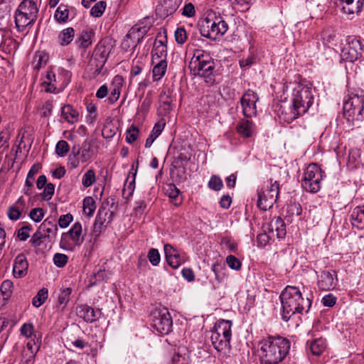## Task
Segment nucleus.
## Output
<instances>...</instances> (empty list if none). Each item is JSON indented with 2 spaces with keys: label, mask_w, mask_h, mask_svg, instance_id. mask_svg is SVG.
Listing matches in <instances>:
<instances>
[{
  "label": "nucleus",
  "mask_w": 364,
  "mask_h": 364,
  "mask_svg": "<svg viewBox=\"0 0 364 364\" xmlns=\"http://www.w3.org/2000/svg\"><path fill=\"white\" fill-rule=\"evenodd\" d=\"M232 322L228 320H220L217 322L210 331V341L214 348L225 357L230 351V341L232 338Z\"/></svg>",
  "instance_id": "obj_3"
},
{
  "label": "nucleus",
  "mask_w": 364,
  "mask_h": 364,
  "mask_svg": "<svg viewBox=\"0 0 364 364\" xmlns=\"http://www.w3.org/2000/svg\"><path fill=\"white\" fill-rule=\"evenodd\" d=\"M343 115L348 122L364 121V90L350 92L343 105Z\"/></svg>",
  "instance_id": "obj_5"
},
{
  "label": "nucleus",
  "mask_w": 364,
  "mask_h": 364,
  "mask_svg": "<svg viewBox=\"0 0 364 364\" xmlns=\"http://www.w3.org/2000/svg\"><path fill=\"white\" fill-rule=\"evenodd\" d=\"M53 263L55 265L58 267H64L68 262V257L63 253H55L53 256Z\"/></svg>",
  "instance_id": "obj_49"
},
{
  "label": "nucleus",
  "mask_w": 364,
  "mask_h": 364,
  "mask_svg": "<svg viewBox=\"0 0 364 364\" xmlns=\"http://www.w3.org/2000/svg\"><path fill=\"white\" fill-rule=\"evenodd\" d=\"M237 133L243 138L252 137L256 133V126L249 119L240 120L236 127Z\"/></svg>",
  "instance_id": "obj_22"
},
{
  "label": "nucleus",
  "mask_w": 364,
  "mask_h": 364,
  "mask_svg": "<svg viewBox=\"0 0 364 364\" xmlns=\"http://www.w3.org/2000/svg\"><path fill=\"white\" fill-rule=\"evenodd\" d=\"M55 75L52 70H48L43 77L41 86L47 92H54L56 90Z\"/></svg>",
  "instance_id": "obj_31"
},
{
  "label": "nucleus",
  "mask_w": 364,
  "mask_h": 364,
  "mask_svg": "<svg viewBox=\"0 0 364 364\" xmlns=\"http://www.w3.org/2000/svg\"><path fill=\"white\" fill-rule=\"evenodd\" d=\"M208 187L214 191H220L223 187L221 178L217 176H212L209 182Z\"/></svg>",
  "instance_id": "obj_54"
},
{
  "label": "nucleus",
  "mask_w": 364,
  "mask_h": 364,
  "mask_svg": "<svg viewBox=\"0 0 364 364\" xmlns=\"http://www.w3.org/2000/svg\"><path fill=\"white\" fill-rule=\"evenodd\" d=\"M275 111L283 121L291 123L294 119L305 114L300 108L291 102H284L277 105Z\"/></svg>",
  "instance_id": "obj_14"
},
{
  "label": "nucleus",
  "mask_w": 364,
  "mask_h": 364,
  "mask_svg": "<svg viewBox=\"0 0 364 364\" xmlns=\"http://www.w3.org/2000/svg\"><path fill=\"white\" fill-rule=\"evenodd\" d=\"M73 220V216L70 213L62 215L58 219V225L61 228H65L70 225Z\"/></svg>",
  "instance_id": "obj_58"
},
{
  "label": "nucleus",
  "mask_w": 364,
  "mask_h": 364,
  "mask_svg": "<svg viewBox=\"0 0 364 364\" xmlns=\"http://www.w3.org/2000/svg\"><path fill=\"white\" fill-rule=\"evenodd\" d=\"M268 230L269 232H276L279 239H283L287 234L286 224L280 217H274L269 224Z\"/></svg>",
  "instance_id": "obj_24"
},
{
  "label": "nucleus",
  "mask_w": 364,
  "mask_h": 364,
  "mask_svg": "<svg viewBox=\"0 0 364 364\" xmlns=\"http://www.w3.org/2000/svg\"><path fill=\"white\" fill-rule=\"evenodd\" d=\"M84 241L82 227L80 222L75 223L72 228L61 235L60 247L66 251H73L76 246H80Z\"/></svg>",
  "instance_id": "obj_11"
},
{
  "label": "nucleus",
  "mask_w": 364,
  "mask_h": 364,
  "mask_svg": "<svg viewBox=\"0 0 364 364\" xmlns=\"http://www.w3.org/2000/svg\"><path fill=\"white\" fill-rule=\"evenodd\" d=\"M139 136V129L134 126L132 125L126 132V141L129 144L134 142Z\"/></svg>",
  "instance_id": "obj_48"
},
{
  "label": "nucleus",
  "mask_w": 364,
  "mask_h": 364,
  "mask_svg": "<svg viewBox=\"0 0 364 364\" xmlns=\"http://www.w3.org/2000/svg\"><path fill=\"white\" fill-rule=\"evenodd\" d=\"M287 211L291 216L294 215L299 216L301 214L302 208L300 204L294 203L288 205Z\"/></svg>",
  "instance_id": "obj_63"
},
{
  "label": "nucleus",
  "mask_w": 364,
  "mask_h": 364,
  "mask_svg": "<svg viewBox=\"0 0 364 364\" xmlns=\"http://www.w3.org/2000/svg\"><path fill=\"white\" fill-rule=\"evenodd\" d=\"M341 11L347 15L358 14L363 9L364 0H336Z\"/></svg>",
  "instance_id": "obj_18"
},
{
  "label": "nucleus",
  "mask_w": 364,
  "mask_h": 364,
  "mask_svg": "<svg viewBox=\"0 0 364 364\" xmlns=\"http://www.w3.org/2000/svg\"><path fill=\"white\" fill-rule=\"evenodd\" d=\"M228 30V25L221 18L215 17L214 19L209 16L205 18L200 23V34L210 39H216L223 36Z\"/></svg>",
  "instance_id": "obj_7"
},
{
  "label": "nucleus",
  "mask_w": 364,
  "mask_h": 364,
  "mask_svg": "<svg viewBox=\"0 0 364 364\" xmlns=\"http://www.w3.org/2000/svg\"><path fill=\"white\" fill-rule=\"evenodd\" d=\"M47 59L46 55H36L33 62V68L36 70H39L42 67L46 65Z\"/></svg>",
  "instance_id": "obj_59"
},
{
  "label": "nucleus",
  "mask_w": 364,
  "mask_h": 364,
  "mask_svg": "<svg viewBox=\"0 0 364 364\" xmlns=\"http://www.w3.org/2000/svg\"><path fill=\"white\" fill-rule=\"evenodd\" d=\"M291 102L305 113L312 105L314 95L311 86L303 83H295L292 88Z\"/></svg>",
  "instance_id": "obj_8"
},
{
  "label": "nucleus",
  "mask_w": 364,
  "mask_h": 364,
  "mask_svg": "<svg viewBox=\"0 0 364 364\" xmlns=\"http://www.w3.org/2000/svg\"><path fill=\"white\" fill-rule=\"evenodd\" d=\"M44 215L45 212L43 209L41 208H33L29 213L30 218L36 223L41 221Z\"/></svg>",
  "instance_id": "obj_50"
},
{
  "label": "nucleus",
  "mask_w": 364,
  "mask_h": 364,
  "mask_svg": "<svg viewBox=\"0 0 364 364\" xmlns=\"http://www.w3.org/2000/svg\"><path fill=\"white\" fill-rule=\"evenodd\" d=\"M55 186L49 183L44 187V191L41 193L44 200H50L54 194Z\"/></svg>",
  "instance_id": "obj_61"
},
{
  "label": "nucleus",
  "mask_w": 364,
  "mask_h": 364,
  "mask_svg": "<svg viewBox=\"0 0 364 364\" xmlns=\"http://www.w3.org/2000/svg\"><path fill=\"white\" fill-rule=\"evenodd\" d=\"M337 298L332 294H328L322 298L321 302L323 306L328 307L333 306L336 303Z\"/></svg>",
  "instance_id": "obj_64"
},
{
  "label": "nucleus",
  "mask_w": 364,
  "mask_h": 364,
  "mask_svg": "<svg viewBox=\"0 0 364 364\" xmlns=\"http://www.w3.org/2000/svg\"><path fill=\"white\" fill-rule=\"evenodd\" d=\"M47 238L46 236L41 231H36L33 235L30 240L32 246L35 248L38 247L43 242V239Z\"/></svg>",
  "instance_id": "obj_52"
},
{
  "label": "nucleus",
  "mask_w": 364,
  "mask_h": 364,
  "mask_svg": "<svg viewBox=\"0 0 364 364\" xmlns=\"http://www.w3.org/2000/svg\"><path fill=\"white\" fill-rule=\"evenodd\" d=\"M70 146L65 140L59 141L55 146V153L58 156L63 157L69 152Z\"/></svg>",
  "instance_id": "obj_47"
},
{
  "label": "nucleus",
  "mask_w": 364,
  "mask_h": 364,
  "mask_svg": "<svg viewBox=\"0 0 364 364\" xmlns=\"http://www.w3.org/2000/svg\"><path fill=\"white\" fill-rule=\"evenodd\" d=\"M69 17V10L68 6L60 4L54 14V18L59 23H66Z\"/></svg>",
  "instance_id": "obj_38"
},
{
  "label": "nucleus",
  "mask_w": 364,
  "mask_h": 364,
  "mask_svg": "<svg viewBox=\"0 0 364 364\" xmlns=\"http://www.w3.org/2000/svg\"><path fill=\"white\" fill-rule=\"evenodd\" d=\"M164 249L166 259L168 265L173 269L178 268L187 259L184 252H181L169 244L165 245Z\"/></svg>",
  "instance_id": "obj_17"
},
{
  "label": "nucleus",
  "mask_w": 364,
  "mask_h": 364,
  "mask_svg": "<svg viewBox=\"0 0 364 364\" xmlns=\"http://www.w3.org/2000/svg\"><path fill=\"white\" fill-rule=\"evenodd\" d=\"M75 36L73 28L68 27L63 29L58 35V41L61 46H67L70 43Z\"/></svg>",
  "instance_id": "obj_35"
},
{
  "label": "nucleus",
  "mask_w": 364,
  "mask_h": 364,
  "mask_svg": "<svg viewBox=\"0 0 364 364\" xmlns=\"http://www.w3.org/2000/svg\"><path fill=\"white\" fill-rule=\"evenodd\" d=\"M72 153L73 154L75 157L78 156V158L80 159L82 163L87 162L88 160L91 159L92 156L90 147H88L87 149L84 148L82 150H80V148L76 149L75 146H73L72 149Z\"/></svg>",
  "instance_id": "obj_39"
},
{
  "label": "nucleus",
  "mask_w": 364,
  "mask_h": 364,
  "mask_svg": "<svg viewBox=\"0 0 364 364\" xmlns=\"http://www.w3.org/2000/svg\"><path fill=\"white\" fill-rule=\"evenodd\" d=\"M279 193L278 181H269L266 187L262 188L257 193V207L262 210L270 209L277 201Z\"/></svg>",
  "instance_id": "obj_9"
},
{
  "label": "nucleus",
  "mask_w": 364,
  "mask_h": 364,
  "mask_svg": "<svg viewBox=\"0 0 364 364\" xmlns=\"http://www.w3.org/2000/svg\"><path fill=\"white\" fill-rule=\"evenodd\" d=\"M10 138L11 134L8 129H4L1 132H0V149L4 146H5L6 148H9V141Z\"/></svg>",
  "instance_id": "obj_57"
},
{
  "label": "nucleus",
  "mask_w": 364,
  "mask_h": 364,
  "mask_svg": "<svg viewBox=\"0 0 364 364\" xmlns=\"http://www.w3.org/2000/svg\"><path fill=\"white\" fill-rule=\"evenodd\" d=\"M40 341L37 343L34 340L29 341L26 344V348L23 351V355H27L28 358L26 360V363L29 364L33 360L35 355L40 348Z\"/></svg>",
  "instance_id": "obj_32"
},
{
  "label": "nucleus",
  "mask_w": 364,
  "mask_h": 364,
  "mask_svg": "<svg viewBox=\"0 0 364 364\" xmlns=\"http://www.w3.org/2000/svg\"><path fill=\"white\" fill-rule=\"evenodd\" d=\"M61 115L70 124H74L79 119V112L70 105H65L61 108Z\"/></svg>",
  "instance_id": "obj_28"
},
{
  "label": "nucleus",
  "mask_w": 364,
  "mask_h": 364,
  "mask_svg": "<svg viewBox=\"0 0 364 364\" xmlns=\"http://www.w3.org/2000/svg\"><path fill=\"white\" fill-rule=\"evenodd\" d=\"M32 230L31 225H25L17 231V237L21 241H26L30 237V232Z\"/></svg>",
  "instance_id": "obj_53"
},
{
  "label": "nucleus",
  "mask_w": 364,
  "mask_h": 364,
  "mask_svg": "<svg viewBox=\"0 0 364 364\" xmlns=\"http://www.w3.org/2000/svg\"><path fill=\"white\" fill-rule=\"evenodd\" d=\"M151 326L161 334H168L172 328V317L166 308L155 309L151 314Z\"/></svg>",
  "instance_id": "obj_12"
},
{
  "label": "nucleus",
  "mask_w": 364,
  "mask_h": 364,
  "mask_svg": "<svg viewBox=\"0 0 364 364\" xmlns=\"http://www.w3.org/2000/svg\"><path fill=\"white\" fill-rule=\"evenodd\" d=\"M123 78L120 75H116L112 80L111 92L108 100L110 103H114L119 97L121 89L123 86Z\"/></svg>",
  "instance_id": "obj_25"
},
{
  "label": "nucleus",
  "mask_w": 364,
  "mask_h": 364,
  "mask_svg": "<svg viewBox=\"0 0 364 364\" xmlns=\"http://www.w3.org/2000/svg\"><path fill=\"white\" fill-rule=\"evenodd\" d=\"M362 55L361 46L360 42L353 38L348 41L347 43L343 47L341 56L343 60L354 62Z\"/></svg>",
  "instance_id": "obj_16"
},
{
  "label": "nucleus",
  "mask_w": 364,
  "mask_h": 364,
  "mask_svg": "<svg viewBox=\"0 0 364 364\" xmlns=\"http://www.w3.org/2000/svg\"><path fill=\"white\" fill-rule=\"evenodd\" d=\"M322 178L321 168L316 164H311L304 173L301 186L306 191L317 193L321 188Z\"/></svg>",
  "instance_id": "obj_10"
},
{
  "label": "nucleus",
  "mask_w": 364,
  "mask_h": 364,
  "mask_svg": "<svg viewBox=\"0 0 364 364\" xmlns=\"http://www.w3.org/2000/svg\"><path fill=\"white\" fill-rule=\"evenodd\" d=\"M48 291L46 288L41 289L37 294L33 298L32 304L35 307H40L42 306L48 299Z\"/></svg>",
  "instance_id": "obj_41"
},
{
  "label": "nucleus",
  "mask_w": 364,
  "mask_h": 364,
  "mask_svg": "<svg viewBox=\"0 0 364 364\" xmlns=\"http://www.w3.org/2000/svg\"><path fill=\"white\" fill-rule=\"evenodd\" d=\"M259 97L257 94L252 90H248L241 97L240 103L242 107L243 115L248 118L256 115V102Z\"/></svg>",
  "instance_id": "obj_15"
},
{
  "label": "nucleus",
  "mask_w": 364,
  "mask_h": 364,
  "mask_svg": "<svg viewBox=\"0 0 364 364\" xmlns=\"http://www.w3.org/2000/svg\"><path fill=\"white\" fill-rule=\"evenodd\" d=\"M282 308V319L285 321L296 313L308 312L311 306V301L304 299L299 289L296 287L287 286L279 296Z\"/></svg>",
  "instance_id": "obj_1"
},
{
  "label": "nucleus",
  "mask_w": 364,
  "mask_h": 364,
  "mask_svg": "<svg viewBox=\"0 0 364 364\" xmlns=\"http://www.w3.org/2000/svg\"><path fill=\"white\" fill-rule=\"evenodd\" d=\"M176 41L178 44H183L187 40V33L183 27L178 28L174 33Z\"/></svg>",
  "instance_id": "obj_56"
},
{
  "label": "nucleus",
  "mask_w": 364,
  "mask_h": 364,
  "mask_svg": "<svg viewBox=\"0 0 364 364\" xmlns=\"http://www.w3.org/2000/svg\"><path fill=\"white\" fill-rule=\"evenodd\" d=\"M38 9L35 1L23 0L15 12V24L17 30L22 32L30 25H33L37 19Z\"/></svg>",
  "instance_id": "obj_6"
},
{
  "label": "nucleus",
  "mask_w": 364,
  "mask_h": 364,
  "mask_svg": "<svg viewBox=\"0 0 364 364\" xmlns=\"http://www.w3.org/2000/svg\"><path fill=\"white\" fill-rule=\"evenodd\" d=\"M337 274L335 271L323 270L321 272L318 279V287L321 290L329 291L336 286Z\"/></svg>",
  "instance_id": "obj_19"
},
{
  "label": "nucleus",
  "mask_w": 364,
  "mask_h": 364,
  "mask_svg": "<svg viewBox=\"0 0 364 364\" xmlns=\"http://www.w3.org/2000/svg\"><path fill=\"white\" fill-rule=\"evenodd\" d=\"M155 65L152 70L153 81L160 80L166 74L167 70V61L166 59H161L159 62L155 61Z\"/></svg>",
  "instance_id": "obj_30"
},
{
  "label": "nucleus",
  "mask_w": 364,
  "mask_h": 364,
  "mask_svg": "<svg viewBox=\"0 0 364 364\" xmlns=\"http://www.w3.org/2000/svg\"><path fill=\"white\" fill-rule=\"evenodd\" d=\"M147 257L150 263L154 266L158 265L161 260L159 252L157 249L155 248H151L149 250Z\"/></svg>",
  "instance_id": "obj_51"
},
{
  "label": "nucleus",
  "mask_w": 364,
  "mask_h": 364,
  "mask_svg": "<svg viewBox=\"0 0 364 364\" xmlns=\"http://www.w3.org/2000/svg\"><path fill=\"white\" fill-rule=\"evenodd\" d=\"M72 293V289L70 287L65 288L60 290L58 297V309L63 310L67 306L70 300V296Z\"/></svg>",
  "instance_id": "obj_37"
},
{
  "label": "nucleus",
  "mask_w": 364,
  "mask_h": 364,
  "mask_svg": "<svg viewBox=\"0 0 364 364\" xmlns=\"http://www.w3.org/2000/svg\"><path fill=\"white\" fill-rule=\"evenodd\" d=\"M39 230L48 239H52L55 237L58 229L54 220L46 219L40 225Z\"/></svg>",
  "instance_id": "obj_26"
},
{
  "label": "nucleus",
  "mask_w": 364,
  "mask_h": 364,
  "mask_svg": "<svg viewBox=\"0 0 364 364\" xmlns=\"http://www.w3.org/2000/svg\"><path fill=\"white\" fill-rule=\"evenodd\" d=\"M135 31L132 30L129 31V33L124 37L122 43V47L124 50L127 51L130 48H132V49H135L137 45L136 43H134V42L133 41V38H135Z\"/></svg>",
  "instance_id": "obj_43"
},
{
  "label": "nucleus",
  "mask_w": 364,
  "mask_h": 364,
  "mask_svg": "<svg viewBox=\"0 0 364 364\" xmlns=\"http://www.w3.org/2000/svg\"><path fill=\"white\" fill-rule=\"evenodd\" d=\"M194 75L203 77L206 82L213 84L215 82L213 72L214 62L210 55L201 50H196L192 57L189 65Z\"/></svg>",
  "instance_id": "obj_4"
},
{
  "label": "nucleus",
  "mask_w": 364,
  "mask_h": 364,
  "mask_svg": "<svg viewBox=\"0 0 364 364\" xmlns=\"http://www.w3.org/2000/svg\"><path fill=\"white\" fill-rule=\"evenodd\" d=\"M96 209L95 201L90 197L87 196L83 200V212L88 217H91Z\"/></svg>",
  "instance_id": "obj_42"
},
{
  "label": "nucleus",
  "mask_w": 364,
  "mask_h": 364,
  "mask_svg": "<svg viewBox=\"0 0 364 364\" xmlns=\"http://www.w3.org/2000/svg\"><path fill=\"white\" fill-rule=\"evenodd\" d=\"M350 221L352 225L358 229L364 228V205L353 209L350 215Z\"/></svg>",
  "instance_id": "obj_27"
},
{
  "label": "nucleus",
  "mask_w": 364,
  "mask_h": 364,
  "mask_svg": "<svg viewBox=\"0 0 364 364\" xmlns=\"http://www.w3.org/2000/svg\"><path fill=\"white\" fill-rule=\"evenodd\" d=\"M196 14L195 6L192 3L186 4L182 9V15L186 17H193Z\"/></svg>",
  "instance_id": "obj_62"
},
{
  "label": "nucleus",
  "mask_w": 364,
  "mask_h": 364,
  "mask_svg": "<svg viewBox=\"0 0 364 364\" xmlns=\"http://www.w3.org/2000/svg\"><path fill=\"white\" fill-rule=\"evenodd\" d=\"M13 282L11 280L4 281L0 287V294L4 300H7L11 295Z\"/></svg>",
  "instance_id": "obj_45"
},
{
  "label": "nucleus",
  "mask_w": 364,
  "mask_h": 364,
  "mask_svg": "<svg viewBox=\"0 0 364 364\" xmlns=\"http://www.w3.org/2000/svg\"><path fill=\"white\" fill-rule=\"evenodd\" d=\"M20 331L22 336L27 338L31 337L33 334L34 326L32 323H26L21 326Z\"/></svg>",
  "instance_id": "obj_60"
},
{
  "label": "nucleus",
  "mask_w": 364,
  "mask_h": 364,
  "mask_svg": "<svg viewBox=\"0 0 364 364\" xmlns=\"http://www.w3.org/2000/svg\"><path fill=\"white\" fill-rule=\"evenodd\" d=\"M182 0H164L163 6L167 16L173 14L178 9Z\"/></svg>",
  "instance_id": "obj_40"
},
{
  "label": "nucleus",
  "mask_w": 364,
  "mask_h": 364,
  "mask_svg": "<svg viewBox=\"0 0 364 364\" xmlns=\"http://www.w3.org/2000/svg\"><path fill=\"white\" fill-rule=\"evenodd\" d=\"M290 341L282 336H269L261 342V358L266 364H278L289 353Z\"/></svg>",
  "instance_id": "obj_2"
},
{
  "label": "nucleus",
  "mask_w": 364,
  "mask_h": 364,
  "mask_svg": "<svg viewBox=\"0 0 364 364\" xmlns=\"http://www.w3.org/2000/svg\"><path fill=\"white\" fill-rule=\"evenodd\" d=\"M326 348V341L321 338L312 341L309 346V349L314 355H320L325 350Z\"/></svg>",
  "instance_id": "obj_36"
},
{
  "label": "nucleus",
  "mask_w": 364,
  "mask_h": 364,
  "mask_svg": "<svg viewBox=\"0 0 364 364\" xmlns=\"http://www.w3.org/2000/svg\"><path fill=\"white\" fill-rule=\"evenodd\" d=\"M28 270V262L23 254L18 255L14 262L13 274L15 278L20 279L24 277Z\"/></svg>",
  "instance_id": "obj_21"
},
{
  "label": "nucleus",
  "mask_w": 364,
  "mask_h": 364,
  "mask_svg": "<svg viewBox=\"0 0 364 364\" xmlns=\"http://www.w3.org/2000/svg\"><path fill=\"white\" fill-rule=\"evenodd\" d=\"M113 48L114 42L110 38H105L98 43L95 49V56L90 61L92 64L97 60H99V63L96 64V69L94 72L95 75L101 73L102 68Z\"/></svg>",
  "instance_id": "obj_13"
},
{
  "label": "nucleus",
  "mask_w": 364,
  "mask_h": 364,
  "mask_svg": "<svg viewBox=\"0 0 364 364\" xmlns=\"http://www.w3.org/2000/svg\"><path fill=\"white\" fill-rule=\"evenodd\" d=\"M77 314L86 322L92 323L99 319L102 313L100 309L95 310L87 304H82L77 307Z\"/></svg>",
  "instance_id": "obj_20"
},
{
  "label": "nucleus",
  "mask_w": 364,
  "mask_h": 364,
  "mask_svg": "<svg viewBox=\"0 0 364 364\" xmlns=\"http://www.w3.org/2000/svg\"><path fill=\"white\" fill-rule=\"evenodd\" d=\"M96 181V175L93 169L87 170L82 178V184L85 188L92 186Z\"/></svg>",
  "instance_id": "obj_44"
},
{
  "label": "nucleus",
  "mask_w": 364,
  "mask_h": 364,
  "mask_svg": "<svg viewBox=\"0 0 364 364\" xmlns=\"http://www.w3.org/2000/svg\"><path fill=\"white\" fill-rule=\"evenodd\" d=\"M107 6L105 1H97L91 9L90 14L94 17H100L104 14Z\"/></svg>",
  "instance_id": "obj_46"
},
{
  "label": "nucleus",
  "mask_w": 364,
  "mask_h": 364,
  "mask_svg": "<svg viewBox=\"0 0 364 364\" xmlns=\"http://www.w3.org/2000/svg\"><path fill=\"white\" fill-rule=\"evenodd\" d=\"M114 213L102 206L98 210V213L95 218V224L102 225L105 223H109L112 220Z\"/></svg>",
  "instance_id": "obj_33"
},
{
  "label": "nucleus",
  "mask_w": 364,
  "mask_h": 364,
  "mask_svg": "<svg viewBox=\"0 0 364 364\" xmlns=\"http://www.w3.org/2000/svg\"><path fill=\"white\" fill-rule=\"evenodd\" d=\"M167 54L166 46L161 41H157L152 50V61L155 63L156 60L166 59Z\"/></svg>",
  "instance_id": "obj_34"
},
{
  "label": "nucleus",
  "mask_w": 364,
  "mask_h": 364,
  "mask_svg": "<svg viewBox=\"0 0 364 364\" xmlns=\"http://www.w3.org/2000/svg\"><path fill=\"white\" fill-rule=\"evenodd\" d=\"M26 203L23 196L19 197L16 202L9 207L7 215L11 220H17L20 218L22 212L26 208Z\"/></svg>",
  "instance_id": "obj_23"
},
{
  "label": "nucleus",
  "mask_w": 364,
  "mask_h": 364,
  "mask_svg": "<svg viewBox=\"0 0 364 364\" xmlns=\"http://www.w3.org/2000/svg\"><path fill=\"white\" fill-rule=\"evenodd\" d=\"M94 32L92 30H83L77 36L76 43L80 48L86 49L92 45Z\"/></svg>",
  "instance_id": "obj_29"
},
{
  "label": "nucleus",
  "mask_w": 364,
  "mask_h": 364,
  "mask_svg": "<svg viewBox=\"0 0 364 364\" xmlns=\"http://www.w3.org/2000/svg\"><path fill=\"white\" fill-rule=\"evenodd\" d=\"M226 262L230 268L234 270H239L241 268L242 263L239 259L234 255H228L226 257Z\"/></svg>",
  "instance_id": "obj_55"
}]
</instances>
